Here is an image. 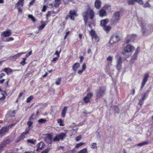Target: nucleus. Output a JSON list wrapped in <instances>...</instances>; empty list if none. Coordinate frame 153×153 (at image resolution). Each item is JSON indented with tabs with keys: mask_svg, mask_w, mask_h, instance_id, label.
I'll list each match as a JSON object with an SVG mask.
<instances>
[{
	"mask_svg": "<svg viewBox=\"0 0 153 153\" xmlns=\"http://www.w3.org/2000/svg\"><path fill=\"white\" fill-rule=\"evenodd\" d=\"M71 16L70 14V15H68L66 17V19H68L70 18L71 19Z\"/></svg>",
	"mask_w": 153,
	"mask_h": 153,
	"instance_id": "nucleus-62",
	"label": "nucleus"
},
{
	"mask_svg": "<svg viewBox=\"0 0 153 153\" xmlns=\"http://www.w3.org/2000/svg\"><path fill=\"white\" fill-rule=\"evenodd\" d=\"M61 3V0H55V3L54 4V6L56 7H58Z\"/></svg>",
	"mask_w": 153,
	"mask_h": 153,
	"instance_id": "nucleus-26",
	"label": "nucleus"
},
{
	"mask_svg": "<svg viewBox=\"0 0 153 153\" xmlns=\"http://www.w3.org/2000/svg\"><path fill=\"white\" fill-rule=\"evenodd\" d=\"M80 64L79 63L77 62L75 63L72 67V69L74 71H76L77 69L79 67Z\"/></svg>",
	"mask_w": 153,
	"mask_h": 153,
	"instance_id": "nucleus-25",
	"label": "nucleus"
},
{
	"mask_svg": "<svg viewBox=\"0 0 153 153\" xmlns=\"http://www.w3.org/2000/svg\"><path fill=\"white\" fill-rule=\"evenodd\" d=\"M148 143V142H143V143H141L138 144L137 145V146H142L145 145L147 144Z\"/></svg>",
	"mask_w": 153,
	"mask_h": 153,
	"instance_id": "nucleus-41",
	"label": "nucleus"
},
{
	"mask_svg": "<svg viewBox=\"0 0 153 153\" xmlns=\"http://www.w3.org/2000/svg\"><path fill=\"white\" fill-rule=\"evenodd\" d=\"M45 24H43L39 26L38 29L39 30H42L45 27Z\"/></svg>",
	"mask_w": 153,
	"mask_h": 153,
	"instance_id": "nucleus-48",
	"label": "nucleus"
},
{
	"mask_svg": "<svg viewBox=\"0 0 153 153\" xmlns=\"http://www.w3.org/2000/svg\"><path fill=\"white\" fill-rule=\"evenodd\" d=\"M36 140L33 139H27V141L32 144H34L36 142Z\"/></svg>",
	"mask_w": 153,
	"mask_h": 153,
	"instance_id": "nucleus-32",
	"label": "nucleus"
},
{
	"mask_svg": "<svg viewBox=\"0 0 153 153\" xmlns=\"http://www.w3.org/2000/svg\"><path fill=\"white\" fill-rule=\"evenodd\" d=\"M27 59L25 58L22 59V61H21L20 62V64L22 66H24L26 63L25 61Z\"/></svg>",
	"mask_w": 153,
	"mask_h": 153,
	"instance_id": "nucleus-36",
	"label": "nucleus"
},
{
	"mask_svg": "<svg viewBox=\"0 0 153 153\" xmlns=\"http://www.w3.org/2000/svg\"><path fill=\"white\" fill-rule=\"evenodd\" d=\"M82 136L81 135H79L76 138V141H78L81 138Z\"/></svg>",
	"mask_w": 153,
	"mask_h": 153,
	"instance_id": "nucleus-52",
	"label": "nucleus"
},
{
	"mask_svg": "<svg viewBox=\"0 0 153 153\" xmlns=\"http://www.w3.org/2000/svg\"><path fill=\"white\" fill-rule=\"evenodd\" d=\"M45 140L48 143H51L52 141L51 136L49 134H47L45 137Z\"/></svg>",
	"mask_w": 153,
	"mask_h": 153,
	"instance_id": "nucleus-14",
	"label": "nucleus"
},
{
	"mask_svg": "<svg viewBox=\"0 0 153 153\" xmlns=\"http://www.w3.org/2000/svg\"><path fill=\"white\" fill-rule=\"evenodd\" d=\"M58 59V57L54 58L52 60V62H55Z\"/></svg>",
	"mask_w": 153,
	"mask_h": 153,
	"instance_id": "nucleus-56",
	"label": "nucleus"
},
{
	"mask_svg": "<svg viewBox=\"0 0 153 153\" xmlns=\"http://www.w3.org/2000/svg\"><path fill=\"white\" fill-rule=\"evenodd\" d=\"M26 52H21L11 57L12 59L15 60L17 58L20 57L22 55L25 54Z\"/></svg>",
	"mask_w": 153,
	"mask_h": 153,
	"instance_id": "nucleus-19",
	"label": "nucleus"
},
{
	"mask_svg": "<svg viewBox=\"0 0 153 153\" xmlns=\"http://www.w3.org/2000/svg\"><path fill=\"white\" fill-rule=\"evenodd\" d=\"M85 144V143H84L80 142L79 143L77 144L75 146V147L76 148H78L81 146H82L84 144Z\"/></svg>",
	"mask_w": 153,
	"mask_h": 153,
	"instance_id": "nucleus-37",
	"label": "nucleus"
},
{
	"mask_svg": "<svg viewBox=\"0 0 153 153\" xmlns=\"http://www.w3.org/2000/svg\"><path fill=\"white\" fill-rule=\"evenodd\" d=\"M90 34L91 35L92 37H93L95 35H97L95 33V31L93 30H91L90 32Z\"/></svg>",
	"mask_w": 153,
	"mask_h": 153,
	"instance_id": "nucleus-42",
	"label": "nucleus"
},
{
	"mask_svg": "<svg viewBox=\"0 0 153 153\" xmlns=\"http://www.w3.org/2000/svg\"><path fill=\"white\" fill-rule=\"evenodd\" d=\"M5 74L4 73H2L0 75V78L1 79L2 78V77L5 76Z\"/></svg>",
	"mask_w": 153,
	"mask_h": 153,
	"instance_id": "nucleus-58",
	"label": "nucleus"
},
{
	"mask_svg": "<svg viewBox=\"0 0 153 153\" xmlns=\"http://www.w3.org/2000/svg\"><path fill=\"white\" fill-rule=\"evenodd\" d=\"M46 121V120L44 119H41L38 120V122L40 123H44Z\"/></svg>",
	"mask_w": 153,
	"mask_h": 153,
	"instance_id": "nucleus-38",
	"label": "nucleus"
},
{
	"mask_svg": "<svg viewBox=\"0 0 153 153\" xmlns=\"http://www.w3.org/2000/svg\"><path fill=\"white\" fill-rule=\"evenodd\" d=\"M45 146V145L44 142H40V143H38L37 145V149H36L37 151H38L39 150L42 149V148H44Z\"/></svg>",
	"mask_w": 153,
	"mask_h": 153,
	"instance_id": "nucleus-17",
	"label": "nucleus"
},
{
	"mask_svg": "<svg viewBox=\"0 0 153 153\" xmlns=\"http://www.w3.org/2000/svg\"><path fill=\"white\" fill-rule=\"evenodd\" d=\"M93 39H94L95 41L97 42L99 41L100 39L99 37L97 36V35H95L93 37H92Z\"/></svg>",
	"mask_w": 153,
	"mask_h": 153,
	"instance_id": "nucleus-29",
	"label": "nucleus"
},
{
	"mask_svg": "<svg viewBox=\"0 0 153 153\" xmlns=\"http://www.w3.org/2000/svg\"><path fill=\"white\" fill-rule=\"evenodd\" d=\"M3 71L6 72L8 75L10 74L12 72V69L9 68H4L3 70Z\"/></svg>",
	"mask_w": 153,
	"mask_h": 153,
	"instance_id": "nucleus-23",
	"label": "nucleus"
},
{
	"mask_svg": "<svg viewBox=\"0 0 153 153\" xmlns=\"http://www.w3.org/2000/svg\"><path fill=\"white\" fill-rule=\"evenodd\" d=\"M140 48L138 47L136 49L135 52L131 57V59L130 61V63L132 64L134 63V61L136 60L137 57V56L139 52Z\"/></svg>",
	"mask_w": 153,
	"mask_h": 153,
	"instance_id": "nucleus-8",
	"label": "nucleus"
},
{
	"mask_svg": "<svg viewBox=\"0 0 153 153\" xmlns=\"http://www.w3.org/2000/svg\"><path fill=\"white\" fill-rule=\"evenodd\" d=\"M144 100L142 99H141L140 100V101L139 103V104L140 105V107H141L142 105L143 104V102Z\"/></svg>",
	"mask_w": 153,
	"mask_h": 153,
	"instance_id": "nucleus-51",
	"label": "nucleus"
},
{
	"mask_svg": "<svg viewBox=\"0 0 153 153\" xmlns=\"http://www.w3.org/2000/svg\"><path fill=\"white\" fill-rule=\"evenodd\" d=\"M136 37V36L134 35H131L128 36V37L126 41V44H127L128 43L131 41H132V42H133L134 40L135 39Z\"/></svg>",
	"mask_w": 153,
	"mask_h": 153,
	"instance_id": "nucleus-13",
	"label": "nucleus"
},
{
	"mask_svg": "<svg viewBox=\"0 0 153 153\" xmlns=\"http://www.w3.org/2000/svg\"><path fill=\"white\" fill-rule=\"evenodd\" d=\"M58 123H60V126H63V125L62 124V121L60 119H59L58 120Z\"/></svg>",
	"mask_w": 153,
	"mask_h": 153,
	"instance_id": "nucleus-54",
	"label": "nucleus"
},
{
	"mask_svg": "<svg viewBox=\"0 0 153 153\" xmlns=\"http://www.w3.org/2000/svg\"><path fill=\"white\" fill-rule=\"evenodd\" d=\"M33 122L31 121H28L27 122V125L28 126V127L27 128H30V127L33 124Z\"/></svg>",
	"mask_w": 153,
	"mask_h": 153,
	"instance_id": "nucleus-47",
	"label": "nucleus"
},
{
	"mask_svg": "<svg viewBox=\"0 0 153 153\" xmlns=\"http://www.w3.org/2000/svg\"><path fill=\"white\" fill-rule=\"evenodd\" d=\"M120 14V12L119 11L116 12L114 13L111 20V22L113 24L115 25L118 23Z\"/></svg>",
	"mask_w": 153,
	"mask_h": 153,
	"instance_id": "nucleus-4",
	"label": "nucleus"
},
{
	"mask_svg": "<svg viewBox=\"0 0 153 153\" xmlns=\"http://www.w3.org/2000/svg\"><path fill=\"white\" fill-rule=\"evenodd\" d=\"M93 94L92 93H89L86 96L83 98L84 101L85 103L88 102L90 100V99L93 96Z\"/></svg>",
	"mask_w": 153,
	"mask_h": 153,
	"instance_id": "nucleus-11",
	"label": "nucleus"
},
{
	"mask_svg": "<svg viewBox=\"0 0 153 153\" xmlns=\"http://www.w3.org/2000/svg\"><path fill=\"white\" fill-rule=\"evenodd\" d=\"M144 7H149L150 8L151 7V6L148 2H146L145 4L144 5Z\"/></svg>",
	"mask_w": 153,
	"mask_h": 153,
	"instance_id": "nucleus-49",
	"label": "nucleus"
},
{
	"mask_svg": "<svg viewBox=\"0 0 153 153\" xmlns=\"http://www.w3.org/2000/svg\"><path fill=\"white\" fill-rule=\"evenodd\" d=\"M33 98V96H30L29 97L27 98V99L26 102H30L31 100Z\"/></svg>",
	"mask_w": 153,
	"mask_h": 153,
	"instance_id": "nucleus-39",
	"label": "nucleus"
},
{
	"mask_svg": "<svg viewBox=\"0 0 153 153\" xmlns=\"http://www.w3.org/2000/svg\"><path fill=\"white\" fill-rule=\"evenodd\" d=\"M107 60L108 61H110L108 62V64L111 65V62L112 60V57L111 56H109L107 58Z\"/></svg>",
	"mask_w": 153,
	"mask_h": 153,
	"instance_id": "nucleus-30",
	"label": "nucleus"
},
{
	"mask_svg": "<svg viewBox=\"0 0 153 153\" xmlns=\"http://www.w3.org/2000/svg\"><path fill=\"white\" fill-rule=\"evenodd\" d=\"M9 126L6 127H3L0 130V136H2L4 135L5 133L8 130Z\"/></svg>",
	"mask_w": 153,
	"mask_h": 153,
	"instance_id": "nucleus-12",
	"label": "nucleus"
},
{
	"mask_svg": "<svg viewBox=\"0 0 153 153\" xmlns=\"http://www.w3.org/2000/svg\"><path fill=\"white\" fill-rule=\"evenodd\" d=\"M24 0H19L16 4V6L21 5L22 6H23Z\"/></svg>",
	"mask_w": 153,
	"mask_h": 153,
	"instance_id": "nucleus-27",
	"label": "nucleus"
},
{
	"mask_svg": "<svg viewBox=\"0 0 153 153\" xmlns=\"http://www.w3.org/2000/svg\"><path fill=\"white\" fill-rule=\"evenodd\" d=\"M106 15L107 13L105 10L102 9L100 11V16H105Z\"/></svg>",
	"mask_w": 153,
	"mask_h": 153,
	"instance_id": "nucleus-24",
	"label": "nucleus"
},
{
	"mask_svg": "<svg viewBox=\"0 0 153 153\" xmlns=\"http://www.w3.org/2000/svg\"><path fill=\"white\" fill-rule=\"evenodd\" d=\"M11 30H8L2 33V34H3L5 37H7L11 35Z\"/></svg>",
	"mask_w": 153,
	"mask_h": 153,
	"instance_id": "nucleus-20",
	"label": "nucleus"
},
{
	"mask_svg": "<svg viewBox=\"0 0 153 153\" xmlns=\"http://www.w3.org/2000/svg\"><path fill=\"white\" fill-rule=\"evenodd\" d=\"M28 17L33 22H35V19L32 15H28Z\"/></svg>",
	"mask_w": 153,
	"mask_h": 153,
	"instance_id": "nucleus-35",
	"label": "nucleus"
},
{
	"mask_svg": "<svg viewBox=\"0 0 153 153\" xmlns=\"http://www.w3.org/2000/svg\"><path fill=\"white\" fill-rule=\"evenodd\" d=\"M111 28V27L110 25L105 26L103 27L104 29L106 31H108Z\"/></svg>",
	"mask_w": 153,
	"mask_h": 153,
	"instance_id": "nucleus-31",
	"label": "nucleus"
},
{
	"mask_svg": "<svg viewBox=\"0 0 153 153\" xmlns=\"http://www.w3.org/2000/svg\"><path fill=\"white\" fill-rule=\"evenodd\" d=\"M23 94V93L22 92L20 93L18 96V98H19L20 97L22 96Z\"/></svg>",
	"mask_w": 153,
	"mask_h": 153,
	"instance_id": "nucleus-64",
	"label": "nucleus"
},
{
	"mask_svg": "<svg viewBox=\"0 0 153 153\" xmlns=\"http://www.w3.org/2000/svg\"><path fill=\"white\" fill-rule=\"evenodd\" d=\"M32 53V51H30L28 53H27V54L25 56V58L27 59V57H29L31 55Z\"/></svg>",
	"mask_w": 153,
	"mask_h": 153,
	"instance_id": "nucleus-50",
	"label": "nucleus"
},
{
	"mask_svg": "<svg viewBox=\"0 0 153 153\" xmlns=\"http://www.w3.org/2000/svg\"><path fill=\"white\" fill-rule=\"evenodd\" d=\"M30 131V128H27L25 130V131L23 132L21 134V136L22 138H24L25 135L28 134Z\"/></svg>",
	"mask_w": 153,
	"mask_h": 153,
	"instance_id": "nucleus-18",
	"label": "nucleus"
},
{
	"mask_svg": "<svg viewBox=\"0 0 153 153\" xmlns=\"http://www.w3.org/2000/svg\"><path fill=\"white\" fill-rule=\"evenodd\" d=\"M83 70H82V69L81 70L78 71V73L79 74H81L82 73V72H83Z\"/></svg>",
	"mask_w": 153,
	"mask_h": 153,
	"instance_id": "nucleus-60",
	"label": "nucleus"
},
{
	"mask_svg": "<svg viewBox=\"0 0 153 153\" xmlns=\"http://www.w3.org/2000/svg\"><path fill=\"white\" fill-rule=\"evenodd\" d=\"M108 22V19H106L104 20H102L100 22V25L101 26L104 27Z\"/></svg>",
	"mask_w": 153,
	"mask_h": 153,
	"instance_id": "nucleus-22",
	"label": "nucleus"
},
{
	"mask_svg": "<svg viewBox=\"0 0 153 153\" xmlns=\"http://www.w3.org/2000/svg\"><path fill=\"white\" fill-rule=\"evenodd\" d=\"M115 58L117 59L116 68L118 71H120L121 69L122 64V59L121 57L118 54L115 56Z\"/></svg>",
	"mask_w": 153,
	"mask_h": 153,
	"instance_id": "nucleus-5",
	"label": "nucleus"
},
{
	"mask_svg": "<svg viewBox=\"0 0 153 153\" xmlns=\"http://www.w3.org/2000/svg\"><path fill=\"white\" fill-rule=\"evenodd\" d=\"M70 14L71 16V19L74 20V17L77 16L76 12L74 10H71L70 11Z\"/></svg>",
	"mask_w": 153,
	"mask_h": 153,
	"instance_id": "nucleus-15",
	"label": "nucleus"
},
{
	"mask_svg": "<svg viewBox=\"0 0 153 153\" xmlns=\"http://www.w3.org/2000/svg\"><path fill=\"white\" fill-rule=\"evenodd\" d=\"M109 7H110V6L109 5H105L103 7V8H105V9H107Z\"/></svg>",
	"mask_w": 153,
	"mask_h": 153,
	"instance_id": "nucleus-61",
	"label": "nucleus"
},
{
	"mask_svg": "<svg viewBox=\"0 0 153 153\" xmlns=\"http://www.w3.org/2000/svg\"><path fill=\"white\" fill-rule=\"evenodd\" d=\"M66 137V134L64 133H60L56 135L53 138V140L54 141H58L61 140H63Z\"/></svg>",
	"mask_w": 153,
	"mask_h": 153,
	"instance_id": "nucleus-6",
	"label": "nucleus"
},
{
	"mask_svg": "<svg viewBox=\"0 0 153 153\" xmlns=\"http://www.w3.org/2000/svg\"><path fill=\"white\" fill-rule=\"evenodd\" d=\"M50 150V149L48 148L47 149L44 150L41 153H48V152H49Z\"/></svg>",
	"mask_w": 153,
	"mask_h": 153,
	"instance_id": "nucleus-53",
	"label": "nucleus"
},
{
	"mask_svg": "<svg viewBox=\"0 0 153 153\" xmlns=\"http://www.w3.org/2000/svg\"><path fill=\"white\" fill-rule=\"evenodd\" d=\"M134 49V47L130 45H127L124 48L122 54L126 57H128L131 55V53Z\"/></svg>",
	"mask_w": 153,
	"mask_h": 153,
	"instance_id": "nucleus-2",
	"label": "nucleus"
},
{
	"mask_svg": "<svg viewBox=\"0 0 153 153\" xmlns=\"http://www.w3.org/2000/svg\"><path fill=\"white\" fill-rule=\"evenodd\" d=\"M149 74H145L144 76L142 82H141V85L140 87V90H142L144 86L145 85L146 82H147V80L148 79Z\"/></svg>",
	"mask_w": 153,
	"mask_h": 153,
	"instance_id": "nucleus-10",
	"label": "nucleus"
},
{
	"mask_svg": "<svg viewBox=\"0 0 153 153\" xmlns=\"http://www.w3.org/2000/svg\"><path fill=\"white\" fill-rule=\"evenodd\" d=\"M14 40V39L12 37H10L9 38H7L6 39L5 41L7 42H8L10 41H13Z\"/></svg>",
	"mask_w": 153,
	"mask_h": 153,
	"instance_id": "nucleus-46",
	"label": "nucleus"
},
{
	"mask_svg": "<svg viewBox=\"0 0 153 153\" xmlns=\"http://www.w3.org/2000/svg\"><path fill=\"white\" fill-rule=\"evenodd\" d=\"M105 91V88L104 87L100 88L96 92L97 97L99 98L102 97L104 94Z\"/></svg>",
	"mask_w": 153,
	"mask_h": 153,
	"instance_id": "nucleus-7",
	"label": "nucleus"
},
{
	"mask_svg": "<svg viewBox=\"0 0 153 153\" xmlns=\"http://www.w3.org/2000/svg\"><path fill=\"white\" fill-rule=\"evenodd\" d=\"M101 2L100 0H96L94 5L96 9H99L101 7Z\"/></svg>",
	"mask_w": 153,
	"mask_h": 153,
	"instance_id": "nucleus-16",
	"label": "nucleus"
},
{
	"mask_svg": "<svg viewBox=\"0 0 153 153\" xmlns=\"http://www.w3.org/2000/svg\"><path fill=\"white\" fill-rule=\"evenodd\" d=\"M86 68V65L85 63H83L82 65V70H84Z\"/></svg>",
	"mask_w": 153,
	"mask_h": 153,
	"instance_id": "nucleus-55",
	"label": "nucleus"
},
{
	"mask_svg": "<svg viewBox=\"0 0 153 153\" xmlns=\"http://www.w3.org/2000/svg\"><path fill=\"white\" fill-rule=\"evenodd\" d=\"M89 16L91 19H93L94 17V12L93 10L88 9L83 13V17L85 25L87 23Z\"/></svg>",
	"mask_w": 153,
	"mask_h": 153,
	"instance_id": "nucleus-1",
	"label": "nucleus"
},
{
	"mask_svg": "<svg viewBox=\"0 0 153 153\" xmlns=\"http://www.w3.org/2000/svg\"><path fill=\"white\" fill-rule=\"evenodd\" d=\"M61 81V78H58V80L56 81V84L57 85H59L60 84V82Z\"/></svg>",
	"mask_w": 153,
	"mask_h": 153,
	"instance_id": "nucleus-43",
	"label": "nucleus"
},
{
	"mask_svg": "<svg viewBox=\"0 0 153 153\" xmlns=\"http://www.w3.org/2000/svg\"><path fill=\"white\" fill-rule=\"evenodd\" d=\"M148 143V142H143V143H141L138 144L137 145V146H142L145 145L147 144Z\"/></svg>",
	"mask_w": 153,
	"mask_h": 153,
	"instance_id": "nucleus-40",
	"label": "nucleus"
},
{
	"mask_svg": "<svg viewBox=\"0 0 153 153\" xmlns=\"http://www.w3.org/2000/svg\"><path fill=\"white\" fill-rule=\"evenodd\" d=\"M46 6L45 5L43 6V8L42 9V11L43 12H45L46 11Z\"/></svg>",
	"mask_w": 153,
	"mask_h": 153,
	"instance_id": "nucleus-57",
	"label": "nucleus"
},
{
	"mask_svg": "<svg viewBox=\"0 0 153 153\" xmlns=\"http://www.w3.org/2000/svg\"><path fill=\"white\" fill-rule=\"evenodd\" d=\"M146 97H147L146 96V94H144L142 97V99L144 100Z\"/></svg>",
	"mask_w": 153,
	"mask_h": 153,
	"instance_id": "nucleus-63",
	"label": "nucleus"
},
{
	"mask_svg": "<svg viewBox=\"0 0 153 153\" xmlns=\"http://www.w3.org/2000/svg\"><path fill=\"white\" fill-rule=\"evenodd\" d=\"M69 33L70 32H69V31L67 32L66 33V34H65V37H64V39H65L67 37V36H68V35L69 34Z\"/></svg>",
	"mask_w": 153,
	"mask_h": 153,
	"instance_id": "nucleus-59",
	"label": "nucleus"
},
{
	"mask_svg": "<svg viewBox=\"0 0 153 153\" xmlns=\"http://www.w3.org/2000/svg\"><path fill=\"white\" fill-rule=\"evenodd\" d=\"M142 30L143 35L147 36L153 32V28L152 27L146 25L143 26Z\"/></svg>",
	"mask_w": 153,
	"mask_h": 153,
	"instance_id": "nucleus-3",
	"label": "nucleus"
},
{
	"mask_svg": "<svg viewBox=\"0 0 153 153\" xmlns=\"http://www.w3.org/2000/svg\"><path fill=\"white\" fill-rule=\"evenodd\" d=\"M67 107L65 106L62 109L61 112V116L62 117H65V115L66 113V111L67 110Z\"/></svg>",
	"mask_w": 153,
	"mask_h": 153,
	"instance_id": "nucleus-21",
	"label": "nucleus"
},
{
	"mask_svg": "<svg viewBox=\"0 0 153 153\" xmlns=\"http://www.w3.org/2000/svg\"><path fill=\"white\" fill-rule=\"evenodd\" d=\"M5 146V143H3L0 144V153L2 152L3 150V148Z\"/></svg>",
	"mask_w": 153,
	"mask_h": 153,
	"instance_id": "nucleus-28",
	"label": "nucleus"
},
{
	"mask_svg": "<svg viewBox=\"0 0 153 153\" xmlns=\"http://www.w3.org/2000/svg\"><path fill=\"white\" fill-rule=\"evenodd\" d=\"M91 148L92 149H97V143H91Z\"/></svg>",
	"mask_w": 153,
	"mask_h": 153,
	"instance_id": "nucleus-34",
	"label": "nucleus"
},
{
	"mask_svg": "<svg viewBox=\"0 0 153 153\" xmlns=\"http://www.w3.org/2000/svg\"><path fill=\"white\" fill-rule=\"evenodd\" d=\"M136 2L135 0H128V3L129 5L134 4Z\"/></svg>",
	"mask_w": 153,
	"mask_h": 153,
	"instance_id": "nucleus-33",
	"label": "nucleus"
},
{
	"mask_svg": "<svg viewBox=\"0 0 153 153\" xmlns=\"http://www.w3.org/2000/svg\"><path fill=\"white\" fill-rule=\"evenodd\" d=\"M61 51V49H60L59 51V52L57 51H56V52L54 54L55 55H57L58 57L59 56V54Z\"/></svg>",
	"mask_w": 153,
	"mask_h": 153,
	"instance_id": "nucleus-45",
	"label": "nucleus"
},
{
	"mask_svg": "<svg viewBox=\"0 0 153 153\" xmlns=\"http://www.w3.org/2000/svg\"><path fill=\"white\" fill-rule=\"evenodd\" d=\"M135 1L140 4H143V2L142 0H135Z\"/></svg>",
	"mask_w": 153,
	"mask_h": 153,
	"instance_id": "nucleus-44",
	"label": "nucleus"
},
{
	"mask_svg": "<svg viewBox=\"0 0 153 153\" xmlns=\"http://www.w3.org/2000/svg\"><path fill=\"white\" fill-rule=\"evenodd\" d=\"M120 40L119 37L117 34H114L111 37L109 43L111 44L116 43Z\"/></svg>",
	"mask_w": 153,
	"mask_h": 153,
	"instance_id": "nucleus-9",
	"label": "nucleus"
}]
</instances>
